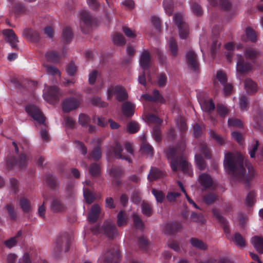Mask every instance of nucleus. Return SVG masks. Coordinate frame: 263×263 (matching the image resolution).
I'll return each instance as SVG.
<instances>
[{
    "mask_svg": "<svg viewBox=\"0 0 263 263\" xmlns=\"http://www.w3.org/2000/svg\"><path fill=\"white\" fill-rule=\"evenodd\" d=\"M19 263H31L30 256L28 252L24 253L22 258L20 259Z\"/></svg>",
    "mask_w": 263,
    "mask_h": 263,
    "instance_id": "nucleus-64",
    "label": "nucleus"
},
{
    "mask_svg": "<svg viewBox=\"0 0 263 263\" xmlns=\"http://www.w3.org/2000/svg\"><path fill=\"white\" fill-rule=\"evenodd\" d=\"M228 124L230 126H233L237 127H241L242 126V124L239 120L235 119H229Z\"/></svg>",
    "mask_w": 263,
    "mask_h": 263,
    "instance_id": "nucleus-62",
    "label": "nucleus"
},
{
    "mask_svg": "<svg viewBox=\"0 0 263 263\" xmlns=\"http://www.w3.org/2000/svg\"><path fill=\"white\" fill-rule=\"evenodd\" d=\"M167 78L165 74H160L157 77V84L159 87H162L165 85L166 82Z\"/></svg>",
    "mask_w": 263,
    "mask_h": 263,
    "instance_id": "nucleus-54",
    "label": "nucleus"
},
{
    "mask_svg": "<svg viewBox=\"0 0 263 263\" xmlns=\"http://www.w3.org/2000/svg\"><path fill=\"white\" fill-rule=\"evenodd\" d=\"M119 258V254L117 250L108 251L99 258L98 263H118Z\"/></svg>",
    "mask_w": 263,
    "mask_h": 263,
    "instance_id": "nucleus-8",
    "label": "nucleus"
},
{
    "mask_svg": "<svg viewBox=\"0 0 263 263\" xmlns=\"http://www.w3.org/2000/svg\"><path fill=\"white\" fill-rule=\"evenodd\" d=\"M243 157L238 153H227L224 155L223 161L224 168L226 171L232 176L233 179L248 186L250 184L257 173L252 164L247 160L245 165L248 173L243 167Z\"/></svg>",
    "mask_w": 263,
    "mask_h": 263,
    "instance_id": "nucleus-1",
    "label": "nucleus"
},
{
    "mask_svg": "<svg viewBox=\"0 0 263 263\" xmlns=\"http://www.w3.org/2000/svg\"><path fill=\"white\" fill-rule=\"evenodd\" d=\"M21 232L19 231L17 233L16 236L11 237L8 240L5 241L4 244L8 248H11L15 246L17 243L16 238L17 237L20 236L21 235Z\"/></svg>",
    "mask_w": 263,
    "mask_h": 263,
    "instance_id": "nucleus-36",
    "label": "nucleus"
},
{
    "mask_svg": "<svg viewBox=\"0 0 263 263\" xmlns=\"http://www.w3.org/2000/svg\"><path fill=\"white\" fill-rule=\"evenodd\" d=\"M246 34L248 40L251 41H255L256 35L255 32L250 28H247L246 30Z\"/></svg>",
    "mask_w": 263,
    "mask_h": 263,
    "instance_id": "nucleus-56",
    "label": "nucleus"
},
{
    "mask_svg": "<svg viewBox=\"0 0 263 263\" xmlns=\"http://www.w3.org/2000/svg\"><path fill=\"white\" fill-rule=\"evenodd\" d=\"M245 87L248 93H253L257 90L256 84L250 79H247L245 82Z\"/></svg>",
    "mask_w": 263,
    "mask_h": 263,
    "instance_id": "nucleus-29",
    "label": "nucleus"
},
{
    "mask_svg": "<svg viewBox=\"0 0 263 263\" xmlns=\"http://www.w3.org/2000/svg\"><path fill=\"white\" fill-rule=\"evenodd\" d=\"M61 95V92L56 86L49 87L46 86L43 93L44 99L50 103H53Z\"/></svg>",
    "mask_w": 263,
    "mask_h": 263,
    "instance_id": "nucleus-7",
    "label": "nucleus"
},
{
    "mask_svg": "<svg viewBox=\"0 0 263 263\" xmlns=\"http://www.w3.org/2000/svg\"><path fill=\"white\" fill-rule=\"evenodd\" d=\"M144 98L149 101H158L160 103L164 102L163 97L159 93L158 90H154L153 91V96L151 97L148 95H145Z\"/></svg>",
    "mask_w": 263,
    "mask_h": 263,
    "instance_id": "nucleus-26",
    "label": "nucleus"
},
{
    "mask_svg": "<svg viewBox=\"0 0 263 263\" xmlns=\"http://www.w3.org/2000/svg\"><path fill=\"white\" fill-rule=\"evenodd\" d=\"M93 121L101 127H105L107 125V120L105 118H101L98 117H94Z\"/></svg>",
    "mask_w": 263,
    "mask_h": 263,
    "instance_id": "nucleus-59",
    "label": "nucleus"
},
{
    "mask_svg": "<svg viewBox=\"0 0 263 263\" xmlns=\"http://www.w3.org/2000/svg\"><path fill=\"white\" fill-rule=\"evenodd\" d=\"M244 54L246 58L253 59L259 54V52L252 48H248L246 50Z\"/></svg>",
    "mask_w": 263,
    "mask_h": 263,
    "instance_id": "nucleus-44",
    "label": "nucleus"
},
{
    "mask_svg": "<svg viewBox=\"0 0 263 263\" xmlns=\"http://www.w3.org/2000/svg\"><path fill=\"white\" fill-rule=\"evenodd\" d=\"M101 157V152L99 147H96L94 149L90 155V158L94 160H97L99 159Z\"/></svg>",
    "mask_w": 263,
    "mask_h": 263,
    "instance_id": "nucleus-55",
    "label": "nucleus"
},
{
    "mask_svg": "<svg viewBox=\"0 0 263 263\" xmlns=\"http://www.w3.org/2000/svg\"><path fill=\"white\" fill-rule=\"evenodd\" d=\"M127 222V217L126 213L123 211H120L118 215V225L119 227L123 226L126 224Z\"/></svg>",
    "mask_w": 263,
    "mask_h": 263,
    "instance_id": "nucleus-40",
    "label": "nucleus"
},
{
    "mask_svg": "<svg viewBox=\"0 0 263 263\" xmlns=\"http://www.w3.org/2000/svg\"><path fill=\"white\" fill-rule=\"evenodd\" d=\"M107 99L110 100L113 96H115L119 101H122L127 97L125 89L120 85L111 86L107 89Z\"/></svg>",
    "mask_w": 263,
    "mask_h": 263,
    "instance_id": "nucleus-6",
    "label": "nucleus"
},
{
    "mask_svg": "<svg viewBox=\"0 0 263 263\" xmlns=\"http://www.w3.org/2000/svg\"><path fill=\"white\" fill-rule=\"evenodd\" d=\"M20 205L24 212H28L31 209L29 202L25 198H22L20 200Z\"/></svg>",
    "mask_w": 263,
    "mask_h": 263,
    "instance_id": "nucleus-48",
    "label": "nucleus"
},
{
    "mask_svg": "<svg viewBox=\"0 0 263 263\" xmlns=\"http://www.w3.org/2000/svg\"><path fill=\"white\" fill-rule=\"evenodd\" d=\"M89 173L94 177L98 176L100 173V167L97 163L92 164L89 168Z\"/></svg>",
    "mask_w": 263,
    "mask_h": 263,
    "instance_id": "nucleus-38",
    "label": "nucleus"
},
{
    "mask_svg": "<svg viewBox=\"0 0 263 263\" xmlns=\"http://www.w3.org/2000/svg\"><path fill=\"white\" fill-rule=\"evenodd\" d=\"M95 233L105 234L109 238H113L117 234L115 224L111 220H106L101 227H97L93 230Z\"/></svg>",
    "mask_w": 263,
    "mask_h": 263,
    "instance_id": "nucleus-5",
    "label": "nucleus"
},
{
    "mask_svg": "<svg viewBox=\"0 0 263 263\" xmlns=\"http://www.w3.org/2000/svg\"><path fill=\"white\" fill-rule=\"evenodd\" d=\"M168 46L170 51L173 55H176L178 51V47L176 41L171 38L168 41Z\"/></svg>",
    "mask_w": 263,
    "mask_h": 263,
    "instance_id": "nucleus-37",
    "label": "nucleus"
},
{
    "mask_svg": "<svg viewBox=\"0 0 263 263\" xmlns=\"http://www.w3.org/2000/svg\"><path fill=\"white\" fill-rule=\"evenodd\" d=\"M198 181L203 188L206 189L210 187L213 184L212 178L208 174L202 173L199 176Z\"/></svg>",
    "mask_w": 263,
    "mask_h": 263,
    "instance_id": "nucleus-17",
    "label": "nucleus"
},
{
    "mask_svg": "<svg viewBox=\"0 0 263 263\" xmlns=\"http://www.w3.org/2000/svg\"><path fill=\"white\" fill-rule=\"evenodd\" d=\"M180 196V194L177 192L170 191L168 192L166 198L170 202H174L176 201V199Z\"/></svg>",
    "mask_w": 263,
    "mask_h": 263,
    "instance_id": "nucleus-43",
    "label": "nucleus"
},
{
    "mask_svg": "<svg viewBox=\"0 0 263 263\" xmlns=\"http://www.w3.org/2000/svg\"><path fill=\"white\" fill-rule=\"evenodd\" d=\"M234 242L239 247H244L245 246V241L242 236L236 233L233 238Z\"/></svg>",
    "mask_w": 263,
    "mask_h": 263,
    "instance_id": "nucleus-35",
    "label": "nucleus"
},
{
    "mask_svg": "<svg viewBox=\"0 0 263 263\" xmlns=\"http://www.w3.org/2000/svg\"><path fill=\"white\" fill-rule=\"evenodd\" d=\"M122 112L124 116L129 117L132 115V104L129 102H125L122 105Z\"/></svg>",
    "mask_w": 263,
    "mask_h": 263,
    "instance_id": "nucleus-42",
    "label": "nucleus"
},
{
    "mask_svg": "<svg viewBox=\"0 0 263 263\" xmlns=\"http://www.w3.org/2000/svg\"><path fill=\"white\" fill-rule=\"evenodd\" d=\"M79 101L75 98L66 99L63 103V110L65 112H69L79 105Z\"/></svg>",
    "mask_w": 263,
    "mask_h": 263,
    "instance_id": "nucleus-16",
    "label": "nucleus"
},
{
    "mask_svg": "<svg viewBox=\"0 0 263 263\" xmlns=\"http://www.w3.org/2000/svg\"><path fill=\"white\" fill-rule=\"evenodd\" d=\"M190 242L194 247L197 249L204 250L207 248L206 245L197 238H192L190 240Z\"/></svg>",
    "mask_w": 263,
    "mask_h": 263,
    "instance_id": "nucleus-30",
    "label": "nucleus"
},
{
    "mask_svg": "<svg viewBox=\"0 0 263 263\" xmlns=\"http://www.w3.org/2000/svg\"><path fill=\"white\" fill-rule=\"evenodd\" d=\"M164 228L165 233H174L177 232L181 228V226L173 222H170L164 225Z\"/></svg>",
    "mask_w": 263,
    "mask_h": 263,
    "instance_id": "nucleus-28",
    "label": "nucleus"
},
{
    "mask_svg": "<svg viewBox=\"0 0 263 263\" xmlns=\"http://www.w3.org/2000/svg\"><path fill=\"white\" fill-rule=\"evenodd\" d=\"M237 58L236 71L237 73H246L252 69V64L250 63H245L241 55L237 54Z\"/></svg>",
    "mask_w": 263,
    "mask_h": 263,
    "instance_id": "nucleus-12",
    "label": "nucleus"
},
{
    "mask_svg": "<svg viewBox=\"0 0 263 263\" xmlns=\"http://www.w3.org/2000/svg\"><path fill=\"white\" fill-rule=\"evenodd\" d=\"M216 79L222 85H224L227 81L226 74L221 70H218L216 74Z\"/></svg>",
    "mask_w": 263,
    "mask_h": 263,
    "instance_id": "nucleus-47",
    "label": "nucleus"
},
{
    "mask_svg": "<svg viewBox=\"0 0 263 263\" xmlns=\"http://www.w3.org/2000/svg\"><path fill=\"white\" fill-rule=\"evenodd\" d=\"M255 194L253 191L250 192L247 196L246 202L248 205H252L254 202Z\"/></svg>",
    "mask_w": 263,
    "mask_h": 263,
    "instance_id": "nucleus-58",
    "label": "nucleus"
},
{
    "mask_svg": "<svg viewBox=\"0 0 263 263\" xmlns=\"http://www.w3.org/2000/svg\"><path fill=\"white\" fill-rule=\"evenodd\" d=\"M248 104V100L246 97L244 95L241 96L239 99V107L241 110H245L247 107Z\"/></svg>",
    "mask_w": 263,
    "mask_h": 263,
    "instance_id": "nucleus-60",
    "label": "nucleus"
},
{
    "mask_svg": "<svg viewBox=\"0 0 263 263\" xmlns=\"http://www.w3.org/2000/svg\"><path fill=\"white\" fill-rule=\"evenodd\" d=\"M98 75V72L96 70H93L89 74L88 81L90 84H93L96 82Z\"/></svg>",
    "mask_w": 263,
    "mask_h": 263,
    "instance_id": "nucleus-63",
    "label": "nucleus"
},
{
    "mask_svg": "<svg viewBox=\"0 0 263 263\" xmlns=\"http://www.w3.org/2000/svg\"><path fill=\"white\" fill-rule=\"evenodd\" d=\"M116 155L121 158L125 159L129 162V158L124 155L132 154V145L130 142H126L124 144V147L121 148L119 145H117L115 150Z\"/></svg>",
    "mask_w": 263,
    "mask_h": 263,
    "instance_id": "nucleus-14",
    "label": "nucleus"
},
{
    "mask_svg": "<svg viewBox=\"0 0 263 263\" xmlns=\"http://www.w3.org/2000/svg\"><path fill=\"white\" fill-rule=\"evenodd\" d=\"M51 208L52 211L54 212H61L64 209V205L59 200L57 199L53 200L51 205Z\"/></svg>",
    "mask_w": 263,
    "mask_h": 263,
    "instance_id": "nucleus-32",
    "label": "nucleus"
},
{
    "mask_svg": "<svg viewBox=\"0 0 263 263\" xmlns=\"http://www.w3.org/2000/svg\"><path fill=\"white\" fill-rule=\"evenodd\" d=\"M209 134L210 136L212 138L214 139L219 144L222 145L224 143L223 139L217 135L215 132L213 130H210Z\"/></svg>",
    "mask_w": 263,
    "mask_h": 263,
    "instance_id": "nucleus-61",
    "label": "nucleus"
},
{
    "mask_svg": "<svg viewBox=\"0 0 263 263\" xmlns=\"http://www.w3.org/2000/svg\"><path fill=\"white\" fill-rule=\"evenodd\" d=\"M242 47V46L240 44L234 45L232 43L229 42L225 45V49L226 51L225 52L226 56L227 57L229 62L231 61V59L233 55V52L236 49H240Z\"/></svg>",
    "mask_w": 263,
    "mask_h": 263,
    "instance_id": "nucleus-19",
    "label": "nucleus"
},
{
    "mask_svg": "<svg viewBox=\"0 0 263 263\" xmlns=\"http://www.w3.org/2000/svg\"><path fill=\"white\" fill-rule=\"evenodd\" d=\"M141 210L143 214L146 216H150L153 213V209L151 204L145 201L142 202Z\"/></svg>",
    "mask_w": 263,
    "mask_h": 263,
    "instance_id": "nucleus-31",
    "label": "nucleus"
},
{
    "mask_svg": "<svg viewBox=\"0 0 263 263\" xmlns=\"http://www.w3.org/2000/svg\"><path fill=\"white\" fill-rule=\"evenodd\" d=\"M112 41L114 44L118 46H123L126 43L125 39L119 33H116L112 36Z\"/></svg>",
    "mask_w": 263,
    "mask_h": 263,
    "instance_id": "nucleus-25",
    "label": "nucleus"
},
{
    "mask_svg": "<svg viewBox=\"0 0 263 263\" xmlns=\"http://www.w3.org/2000/svg\"><path fill=\"white\" fill-rule=\"evenodd\" d=\"M44 66L46 68V72L49 74H51V75L55 76H58L59 77H60V72L59 70L58 69H57L55 67H54L53 66H47V65H45Z\"/></svg>",
    "mask_w": 263,
    "mask_h": 263,
    "instance_id": "nucleus-50",
    "label": "nucleus"
},
{
    "mask_svg": "<svg viewBox=\"0 0 263 263\" xmlns=\"http://www.w3.org/2000/svg\"><path fill=\"white\" fill-rule=\"evenodd\" d=\"M218 113L221 116H225L229 112L228 109L222 104H218L217 106Z\"/></svg>",
    "mask_w": 263,
    "mask_h": 263,
    "instance_id": "nucleus-57",
    "label": "nucleus"
},
{
    "mask_svg": "<svg viewBox=\"0 0 263 263\" xmlns=\"http://www.w3.org/2000/svg\"><path fill=\"white\" fill-rule=\"evenodd\" d=\"M195 148L196 149V153L195 155V160L197 167L200 170H204L206 165L202 159L201 155L205 158H210L209 151L207 148L206 146L203 143H200Z\"/></svg>",
    "mask_w": 263,
    "mask_h": 263,
    "instance_id": "nucleus-3",
    "label": "nucleus"
},
{
    "mask_svg": "<svg viewBox=\"0 0 263 263\" xmlns=\"http://www.w3.org/2000/svg\"><path fill=\"white\" fill-rule=\"evenodd\" d=\"M140 66L143 69L147 68L151 64V58L147 51H144L142 53L139 60Z\"/></svg>",
    "mask_w": 263,
    "mask_h": 263,
    "instance_id": "nucleus-23",
    "label": "nucleus"
},
{
    "mask_svg": "<svg viewBox=\"0 0 263 263\" xmlns=\"http://www.w3.org/2000/svg\"><path fill=\"white\" fill-rule=\"evenodd\" d=\"M186 56L189 67L192 68L193 70L196 71L198 67L196 54L193 51H189L186 53Z\"/></svg>",
    "mask_w": 263,
    "mask_h": 263,
    "instance_id": "nucleus-18",
    "label": "nucleus"
},
{
    "mask_svg": "<svg viewBox=\"0 0 263 263\" xmlns=\"http://www.w3.org/2000/svg\"><path fill=\"white\" fill-rule=\"evenodd\" d=\"M3 34L5 40L9 43L11 47L15 48L16 47L18 40L12 30H4L3 31Z\"/></svg>",
    "mask_w": 263,
    "mask_h": 263,
    "instance_id": "nucleus-15",
    "label": "nucleus"
},
{
    "mask_svg": "<svg viewBox=\"0 0 263 263\" xmlns=\"http://www.w3.org/2000/svg\"><path fill=\"white\" fill-rule=\"evenodd\" d=\"M29 159V155L25 153L21 154L17 161H16L13 157H11L7 160L5 163L6 167L8 169L13 168L14 166L20 169H24L27 165Z\"/></svg>",
    "mask_w": 263,
    "mask_h": 263,
    "instance_id": "nucleus-4",
    "label": "nucleus"
},
{
    "mask_svg": "<svg viewBox=\"0 0 263 263\" xmlns=\"http://www.w3.org/2000/svg\"><path fill=\"white\" fill-rule=\"evenodd\" d=\"M93 22V18L88 11L82 10L80 12V27L81 30L85 32V30L89 28Z\"/></svg>",
    "mask_w": 263,
    "mask_h": 263,
    "instance_id": "nucleus-11",
    "label": "nucleus"
},
{
    "mask_svg": "<svg viewBox=\"0 0 263 263\" xmlns=\"http://www.w3.org/2000/svg\"><path fill=\"white\" fill-rule=\"evenodd\" d=\"M163 8L166 14L171 15L173 12L172 0H164Z\"/></svg>",
    "mask_w": 263,
    "mask_h": 263,
    "instance_id": "nucleus-45",
    "label": "nucleus"
},
{
    "mask_svg": "<svg viewBox=\"0 0 263 263\" xmlns=\"http://www.w3.org/2000/svg\"><path fill=\"white\" fill-rule=\"evenodd\" d=\"M46 58L48 61L56 62L59 60L60 55L56 52L51 51L46 53Z\"/></svg>",
    "mask_w": 263,
    "mask_h": 263,
    "instance_id": "nucleus-41",
    "label": "nucleus"
},
{
    "mask_svg": "<svg viewBox=\"0 0 263 263\" xmlns=\"http://www.w3.org/2000/svg\"><path fill=\"white\" fill-rule=\"evenodd\" d=\"M258 146V142L257 141H254L249 146V153L251 158H254L255 156V153Z\"/></svg>",
    "mask_w": 263,
    "mask_h": 263,
    "instance_id": "nucleus-46",
    "label": "nucleus"
},
{
    "mask_svg": "<svg viewBox=\"0 0 263 263\" xmlns=\"http://www.w3.org/2000/svg\"><path fill=\"white\" fill-rule=\"evenodd\" d=\"M152 193L155 197L157 202L162 203L163 202L165 195L161 191L153 189L152 190Z\"/></svg>",
    "mask_w": 263,
    "mask_h": 263,
    "instance_id": "nucleus-34",
    "label": "nucleus"
},
{
    "mask_svg": "<svg viewBox=\"0 0 263 263\" xmlns=\"http://www.w3.org/2000/svg\"><path fill=\"white\" fill-rule=\"evenodd\" d=\"M79 121L82 126H87L88 124L90 121V119L87 115L81 114L79 116Z\"/></svg>",
    "mask_w": 263,
    "mask_h": 263,
    "instance_id": "nucleus-52",
    "label": "nucleus"
},
{
    "mask_svg": "<svg viewBox=\"0 0 263 263\" xmlns=\"http://www.w3.org/2000/svg\"><path fill=\"white\" fill-rule=\"evenodd\" d=\"M23 36L27 40L31 42H37L39 39V34L37 32L30 29H26L23 32Z\"/></svg>",
    "mask_w": 263,
    "mask_h": 263,
    "instance_id": "nucleus-21",
    "label": "nucleus"
},
{
    "mask_svg": "<svg viewBox=\"0 0 263 263\" xmlns=\"http://www.w3.org/2000/svg\"><path fill=\"white\" fill-rule=\"evenodd\" d=\"M133 229L134 227L137 230H142L144 228V222L137 215H133Z\"/></svg>",
    "mask_w": 263,
    "mask_h": 263,
    "instance_id": "nucleus-27",
    "label": "nucleus"
},
{
    "mask_svg": "<svg viewBox=\"0 0 263 263\" xmlns=\"http://www.w3.org/2000/svg\"><path fill=\"white\" fill-rule=\"evenodd\" d=\"M251 242L256 250L260 253H263V238L255 236L251 239Z\"/></svg>",
    "mask_w": 263,
    "mask_h": 263,
    "instance_id": "nucleus-22",
    "label": "nucleus"
},
{
    "mask_svg": "<svg viewBox=\"0 0 263 263\" xmlns=\"http://www.w3.org/2000/svg\"><path fill=\"white\" fill-rule=\"evenodd\" d=\"M152 135L156 141H160L161 139L160 127L158 126H155L152 132Z\"/></svg>",
    "mask_w": 263,
    "mask_h": 263,
    "instance_id": "nucleus-53",
    "label": "nucleus"
},
{
    "mask_svg": "<svg viewBox=\"0 0 263 263\" xmlns=\"http://www.w3.org/2000/svg\"><path fill=\"white\" fill-rule=\"evenodd\" d=\"M141 138L143 142L141 150L143 153L152 156L153 155V148L152 146L148 144L144 143L145 138V136L144 135H141Z\"/></svg>",
    "mask_w": 263,
    "mask_h": 263,
    "instance_id": "nucleus-33",
    "label": "nucleus"
},
{
    "mask_svg": "<svg viewBox=\"0 0 263 263\" xmlns=\"http://www.w3.org/2000/svg\"><path fill=\"white\" fill-rule=\"evenodd\" d=\"M163 175V174L161 171L156 167H152L147 177L148 179L152 181L161 178Z\"/></svg>",
    "mask_w": 263,
    "mask_h": 263,
    "instance_id": "nucleus-24",
    "label": "nucleus"
},
{
    "mask_svg": "<svg viewBox=\"0 0 263 263\" xmlns=\"http://www.w3.org/2000/svg\"><path fill=\"white\" fill-rule=\"evenodd\" d=\"M174 21L178 25L180 37L182 39H186L189 34V28L182 20V15L181 14H175Z\"/></svg>",
    "mask_w": 263,
    "mask_h": 263,
    "instance_id": "nucleus-9",
    "label": "nucleus"
},
{
    "mask_svg": "<svg viewBox=\"0 0 263 263\" xmlns=\"http://www.w3.org/2000/svg\"><path fill=\"white\" fill-rule=\"evenodd\" d=\"M101 211V208L98 204L93 205L88 213L87 219L90 222L96 221L99 217Z\"/></svg>",
    "mask_w": 263,
    "mask_h": 263,
    "instance_id": "nucleus-20",
    "label": "nucleus"
},
{
    "mask_svg": "<svg viewBox=\"0 0 263 263\" xmlns=\"http://www.w3.org/2000/svg\"><path fill=\"white\" fill-rule=\"evenodd\" d=\"M211 5L216 6L219 5L221 8L224 9H227L230 7V3L227 0H222L220 1L219 4H218L216 0H208Z\"/></svg>",
    "mask_w": 263,
    "mask_h": 263,
    "instance_id": "nucleus-39",
    "label": "nucleus"
},
{
    "mask_svg": "<svg viewBox=\"0 0 263 263\" xmlns=\"http://www.w3.org/2000/svg\"><path fill=\"white\" fill-rule=\"evenodd\" d=\"M28 114L39 124H44L45 118L40 110L34 105H28L26 107Z\"/></svg>",
    "mask_w": 263,
    "mask_h": 263,
    "instance_id": "nucleus-10",
    "label": "nucleus"
},
{
    "mask_svg": "<svg viewBox=\"0 0 263 263\" xmlns=\"http://www.w3.org/2000/svg\"><path fill=\"white\" fill-rule=\"evenodd\" d=\"M83 195L86 202L88 203H91L94 200V197L90 192L87 189L83 190Z\"/></svg>",
    "mask_w": 263,
    "mask_h": 263,
    "instance_id": "nucleus-51",
    "label": "nucleus"
},
{
    "mask_svg": "<svg viewBox=\"0 0 263 263\" xmlns=\"http://www.w3.org/2000/svg\"><path fill=\"white\" fill-rule=\"evenodd\" d=\"M198 99L203 111L210 112L214 109L215 104L211 99L208 97H199Z\"/></svg>",
    "mask_w": 263,
    "mask_h": 263,
    "instance_id": "nucleus-13",
    "label": "nucleus"
},
{
    "mask_svg": "<svg viewBox=\"0 0 263 263\" xmlns=\"http://www.w3.org/2000/svg\"><path fill=\"white\" fill-rule=\"evenodd\" d=\"M72 36L71 29L68 27H65L63 31L62 37L66 41H69Z\"/></svg>",
    "mask_w": 263,
    "mask_h": 263,
    "instance_id": "nucleus-49",
    "label": "nucleus"
},
{
    "mask_svg": "<svg viewBox=\"0 0 263 263\" xmlns=\"http://www.w3.org/2000/svg\"><path fill=\"white\" fill-rule=\"evenodd\" d=\"M176 151L174 150H169L166 152V155L168 159L171 160V166L173 171H176L178 168V163L181 170L186 174L192 176L193 174L192 169L190 164L185 159H179L175 160L172 159V157L174 156Z\"/></svg>",
    "mask_w": 263,
    "mask_h": 263,
    "instance_id": "nucleus-2",
    "label": "nucleus"
}]
</instances>
